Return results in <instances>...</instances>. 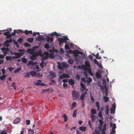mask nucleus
Instances as JSON below:
<instances>
[{"instance_id": "nucleus-1", "label": "nucleus", "mask_w": 134, "mask_h": 134, "mask_svg": "<svg viewBox=\"0 0 134 134\" xmlns=\"http://www.w3.org/2000/svg\"><path fill=\"white\" fill-rule=\"evenodd\" d=\"M42 53V52L40 49L34 53L32 55L30 56V59L32 60H35L36 59L37 57L39 55H40Z\"/></svg>"}, {"instance_id": "nucleus-2", "label": "nucleus", "mask_w": 134, "mask_h": 134, "mask_svg": "<svg viewBox=\"0 0 134 134\" xmlns=\"http://www.w3.org/2000/svg\"><path fill=\"white\" fill-rule=\"evenodd\" d=\"M72 96L73 99L74 100L77 99L79 96V92L75 90H73L72 92Z\"/></svg>"}, {"instance_id": "nucleus-3", "label": "nucleus", "mask_w": 134, "mask_h": 134, "mask_svg": "<svg viewBox=\"0 0 134 134\" xmlns=\"http://www.w3.org/2000/svg\"><path fill=\"white\" fill-rule=\"evenodd\" d=\"M63 37L64 38H58V40L59 41V44H61L62 43H63L64 42H66V40H69L67 36H63Z\"/></svg>"}, {"instance_id": "nucleus-4", "label": "nucleus", "mask_w": 134, "mask_h": 134, "mask_svg": "<svg viewBox=\"0 0 134 134\" xmlns=\"http://www.w3.org/2000/svg\"><path fill=\"white\" fill-rule=\"evenodd\" d=\"M42 81L40 80H38L37 82H34L33 83L36 86H46L47 85L42 83H40V82H41Z\"/></svg>"}, {"instance_id": "nucleus-5", "label": "nucleus", "mask_w": 134, "mask_h": 134, "mask_svg": "<svg viewBox=\"0 0 134 134\" xmlns=\"http://www.w3.org/2000/svg\"><path fill=\"white\" fill-rule=\"evenodd\" d=\"M53 37H50L49 36H47L45 38L46 41L48 42H50V43L52 44L53 42Z\"/></svg>"}, {"instance_id": "nucleus-6", "label": "nucleus", "mask_w": 134, "mask_h": 134, "mask_svg": "<svg viewBox=\"0 0 134 134\" xmlns=\"http://www.w3.org/2000/svg\"><path fill=\"white\" fill-rule=\"evenodd\" d=\"M115 109L116 105L115 103H114L112 105V107L110 108L111 112V114L115 113Z\"/></svg>"}, {"instance_id": "nucleus-7", "label": "nucleus", "mask_w": 134, "mask_h": 134, "mask_svg": "<svg viewBox=\"0 0 134 134\" xmlns=\"http://www.w3.org/2000/svg\"><path fill=\"white\" fill-rule=\"evenodd\" d=\"M59 77L61 79H63L65 78H69L70 77V76L67 74L63 73L59 76Z\"/></svg>"}, {"instance_id": "nucleus-8", "label": "nucleus", "mask_w": 134, "mask_h": 134, "mask_svg": "<svg viewBox=\"0 0 134 134\" xmlns=\"http://www.w3.org/2000/svg\"><path fill=\"white\" fill-rule=\"evenodd\" d=\"M49 74L52 77V78L53 79L54 77H57V75L53 71H50L49 73Z\"/></svg>"}, {"instance_id": "nucleus-9", "label": "nucleus", "mask_w": 134, "mask_h": 134, "mask_svg": "<svg viewBox=\"0 0 134 134\" xmlns=\"http://www.w3.org/2000/svg\"><path fill=\"white\" fill-rule=\"evenodd\" d=\"M21 118L18 117L16 118L13 121V123L14 124H16L20 122L21 121Z\"/></svg>"}, {"instance_id": "nucleus-10", "label": "nucleus", "mask_w": 134, "mask_h": 134, "mask_svg": "<svg viewBox=\"0 0 134 134\" xmlns=\"http://www.w3.org/2000/svg\"><path fill=\"white\" fill-rule=\"evenodd\" d=\"M73 54L74 55V56L75 57V59L76 61H78L79 60V59H78L77 58H79L80 57V56L78 54H77V52H76V51H75V52L73 53Z\"/></svg>"}, {"instance_id": "nucleus-11", "label": "nucleus", "mask_w": 134, "mask_h": 134, "mask_svg": "<svg viewBox=\"0 0 134 134\" xmlns=\"http://www.w3.org/2000/svg\"><path fill=\"white\" fill-rule=\"evenodd\" d=\"M24 54V52H20V53H15L14 55H16V56H17L18 57V58Z\"/></svg>"}, {"instance_id": "nucleus-12", "label": "nucleus", "mask_w": 134, "mask_h": 134, "mask_svg": "<svg viewBox=\"0 0 134 134\" xmlns=\"http://www.w3.org/2000/svg\"><path fill=\"white\" fill-rule=\"evenodd\" d=\"M86 92H85L82 93L81 95L80 98L82 100H83L85 97Z\"/></svg>"}, {"instance_id": "nucleus-13", "label": "nucleus", "mask_w": 134, "mask_h": 134, "mask_svg": "<svg viewBox=\"0 0 134 134\" xmlns=\"http://www.w3.org/2000/svg\"><path fill=\"white\" fill-rule=\"evenodd\" d=\"M35 39L36 40L38 41H40L41 40H44V38L43 37L40 36H37L35 38Z\"/></svg>"}, {"instance_id": "nucleus-14", "label": "nucleus", "mask_w": 134, "mask_h": 134, "mask_svg": "<svg viewBox=\"0 0 134 134\" xmlns=\"http://www.w3.org/2000/svg\"><path fill=\"white\" fill-rule=\"evenodd\" d=\"M80 66H79L78 67L79 69H82L84 70H87V68L85 65H82L81 66V68H80Z\"/></svg>"}, {"instance_id": "nucleus-15", "label": "nucleus", "mask_w": 134, "mask_h": 134, "mask_svg": "<svg viewBox=\"0 0 134 134\" xmlns=\"http://www.w3.org/2000/svg\"><path fill=\"white\" fill-rule=\"evenodd\" d=\"M24 33H25L26 35H27L29 34H32V31L31 30L28 31L27 30H25L24 31Z\"/></svg>"}, {"instance_id": "nucleus-16", "label": "nucleus", "mask_w": 134, "mask_h": 134, "mask_svg": "<svg viewBox=\"0 0 134 134\" xmlns=\"http://www.w3.org/2000/svg\"><path fill=\"white\" fill-rule=\"evenodd\" d=\"M96 76L98 79H99L102 77V75L100 73L96 72Z\"/></svg>"}, {"instance_id": "nucleus-17", "label": "nucleus", "mask_w": 134, "mask_h": 134, "mask_svg": "<svg viewBox=\"0 0 134 134\" xmlns=\"http://www.w3.org/2000/svg\"><path fill=\"white\" fill-rule=\"evenodd\" d=\"M30 75L32 76H35L37 75V73L35 71H31L30 72Z\"/></svg>"}, {"instance_id": "nucleus-18", "label": "nucleus", "mask_w": 134, "mask_h": 134, "mask_svg": "<svg viewBox=\"0 0 134 134\" xmlns=\"http://www.w3.org/2000/svg\"><path fill=\"white\" fill-rule=\"evenodd\" d=\"M69 83H70L71 85H74L75 82L73 80L70 79L69 80Z\"/></svg>"}, {"instance_id": "nucleus-19", "label": "nucleus", "mask_w": 134, "mask_h": 134, "mask_svg": "<svg viewBox=\"0 0 134 134\" xmlns=\"http://www.w3.org/2000/svg\"><path fill=\"white\" fill-rule=\"evenodd\" d=\"M77 109H75L74 111L73 112V113L72 114V116L73 117H75L76 116V113H77Z\"/></svg>"}, {"instance_id": "nucleus-20", "label": "nucleus", "mask_w": 134, "mask_h": 134, "mask_svg": "<svg viewBox=\"0 0 134 134\" xmlns=\"http://www.w3.org/2000/svg\"><path fill=\"white\" fill-rule=\"evenodd\" d=\"M21 68H18L16 69H15L13 72V73H14L18 72L21 70Z\"/></svg>"}, {"instance_id": "nucleus-21", "label": "nucleus", "mask_w": 134, "mask_h": 134, "mask_svg": "<svg viewBox=\"0 0 134 134\" xmlns=\"http://www.w3.org/2000/svg\"><path fill=\"white\" fill-rule=\"evenodd\" d=\"M63 66L64 67H65L67 68L69 66V65L68 64L66 63L65 62H63L62 64Z\"/></svg>"}, {"instance_id": "nucleus-22", "label": "nucleus", "mask_w": 134, "mask_h": 134, "mask_svg": "<svg viewBox=\"0 0 134 134\" xmlns=\"http://www.w3.org/2000/svg\"><path fill=\"white\" fill-rule=\"evenodd\" d=\"M1 50L4 52L5 51H8L9 50L8 48H6L5 47L2 48H1Z\"/></svg>"}, {"instance_id": "nucleus-23", "label": "nucleus", "mask_w": 134, "mask_h": 134, "mask_svg": "<svg viewBox=\"0 0 134 134\" xmlns=\"http://www.w3.org/2000/svg\"><path fill=\"white\" fill-rule=\"evenodd\" d=\"M85 66L87 67H90V65L89 62L86 60L85 62Z\"/></svg>"}, {"instance_id": "nucleus-24", "label": "nucleus", "mask_w": 134, "mask_h": 134, "mask_svg": "<svg viewBox=\"0 0 134 134\" xmlns=\"http://www.w3.org/2000/svg\"><path fill=\"white\" fill-rule=\"evenodd\" d=\"M106 110L105 111V113L107 115H108L109 114V108L108 105L106 106Z\"/></svg>"}, {"instance_id": "nucleus-25", "label": "nucleus", "mask_w": 134, "mask_h": 134, "mask_svg": "<svg viewBox=\"0 0 134 134\" xmlns=\"http://www.w3.org/2000/svg\"><path fill=\"white\" fill-rule=\"evenodd\" d=\"M79 129L83 131H85L86 130V128L85 127L81 126L79 128Z\"/></svg>"}, {"instance_id": "nucleus-26", "label": "nucleus", "mask_w": 134, "mask_h": 134, "mask_svg": "<svg viewBox=\"0 0 134 134\" xmlns=\"http://www.w3.org/2000/svg\"><path fill=\"white\" fill-rule=\"evenodd\" d=\"M6 77V75H3L2 76H0V79L2 80H4Z\"/></svg>"}, {"instance_id": "nucleus-27", "label": "nucleus", "mask_w": 134, "mask_h": 134, "mask_svg": "<svg viewBox=\"0 0 134 134\" xmlns=\"http://www.w3.org/2000/svg\"><path fill=\"white\" fill-rule=\"evenodd\" d=\"M63 118H64V122H66L68 120V117L66 115L64 114L63 115Z\"/></svg>"}, {"instance_id": "nucleus-28", "label": "nucleus", "mask_w": 134, "mask_h": 134, "mask_svg": "<svg viewBox=\"0 0 134 134\" xmlns=\"http://www.w3.org/2000/svg\"><path fill=\"white\" fill-rule=\"evenodd\" d=\"M34 39L33 38H29L27 39V41L28 42L31 43L33 42Z\"/></svg>"}, {"instance_id": "nucleus-29", "label": "nucleus", "mask_w": 134, "mask_h": 134, "mask_svg": "<svg viewBox=\"0 0 134 134\" xmlns=\"http://www.w3.org/2000/svg\"><path fill=\"white\" fill-rule=\"evenodd\" d=\"M21 61L23 63H26L27 62V60L26 58H23L21 59Z\"/></svg>"}, {"instance_id": "nucleus-30", "label": "nucleus", "mask_w": 134, "mask_h": 134, "mask_svg": "<svg viewBox=\"0 0 134 134\" xmlns=\"http://www.w3.org/2000/svg\"><path fill=\"white\" fill-rule=\"evenodd\" d=\"M74 62L73 60L71 59H69L68 60V63L70 64H72Z\"/></svg>"}, {"instance_id": "nucleus-31", "label": "nucleus", "mask_w": 134, "mask_h": 134, "mask_svg": "<svg viewBox=\"0 0 134 134\" xmlns=\"http://www.w3.org/2000/svg\"><path fill=\"white\" fill-rule=\"evenodd\" d=\"M103 99L105 102H107L109 101L108 97L106 96L104 97Z\"/></svg>"}, {"instance_id": "nucleus-32", "label": "nucleus", "mask_w": 134, "mask_h": 134, "mask_svg": "<svg viewBox=\"0 0 134 134\" xmlns=\"http://www.w3.org/2000/svg\"><path fill=\"white\" fill-rule=\"evenodd\" d=\"M92 81V79L91 77H89L87 81L88 83H90Z\"/></svg>"}, {"instance_id": "nucleus-33", "label": "nucleus", "mask_w": 134, "mask_h": 134, "mask_svg": "<svg viewBox=\"0 0 134 134\" xmlns=\"http://www.w3.org/2000/svg\"><path fill=\"white\" fill-rule=\"evenodd\" d=\"M44 62L43 61H42L40 63V66L42 68L44 67Z\"/></svg>"}, {"instance_id": "nucleus-34", "label": "nucleus", "mask_w": 134, "mask_h": 134, "mask_svg": "<svg viewBox=\"0 0 134 134\" xmlns=\"http://www.w3.org/2000/svg\"><path fill=\"white\" fill-rule=\"evenodd\" d=\"M5 41L6 42H7L8 43H10L13 42L12 38H11L9 40H7Z\"/></svg>"}, {"instance_id": "nucleus-35", "label": "nucleus", "mask_w": 134, "mask_h": 134, "mask_svg": "<svg viewBox=\"0 0 134 134\" xmlns=\"http://www.w3.org/2000/svg\"><path fill=\"white\" fill-rule=\"evenodd\" d=\"M4 45L6 47H9V45L8 44L7 42H6V41H5L4 43Z\"/></svg>"}, {"instance_id": "nucleus-36", "label": "nucleus", "mask_w": 134, "mask_h": 134, "mask_svg": "<svg viewBox=\"0 0 134 134\" xmlns=\"http://www.w3.org/2000/svg\"><path fill=\"white\" fill-rule=\"evenodd\" d=\"M90 98L91 101L92 102H94V97L92 96L91 93H90Z\"/></svg>"}, {"instance_id": "nucleus-37", "label": "nucleus", "mask_w": 134, "mask_h": 134, "mask_svg": "<svg viewBox=\"0 0 134 134\" xmlns=\"http://www.w3.org/2000/svg\"><path fill=\"white\" fill-rule=\"evenodd\" d=\"M91 112L93 114H96V110L94 109H92L91 110Z\"/></svg>"}, {"instance_id": "nucleus-38", "label": "nucleus", "mask_w": 134, "mask_h": 134, "mask_svg": "<svg viewBox=\"0 0 134 134\" xmlns=\"http://www.w3.org/2000/svg\"><path fill=\"white\" fill-rule=\"evenodd\" d=\"M44 48L46 49H49L50 48V47L49 46L48 43H47L44 45Z\"/></svg>"}, {"instance_id": "nucleus-39", "label": "nucleus", "mask_w": 134, "mask_h": 134, "mask_svg": "<svg viewBox=\"0 0 134 134\" xmlns=\"http://www.w3.org/2000/svg\"><path fill=\"white\" fill-rule=\"evenodd\" d=\"M0 134H7V133L5 131V129H4L0 133Z\"/></svg>"}, {"instance_id": "nucleus-40", "label": "nucleus", "mask_w": 134, "mask_h": 134, "mask_svg": "<svg viewBox=\"0 0 134 134\" xmlns=\"http://www.w3.org/2000/svg\"><path fill=\"white\" fill-rule=\"evenodd\" d=\"M26 125H30V120L28 119L26 120Z\"/></svg>"}, {"instance_id": "nucleus-41", "label": "nucleus", "mask_w": 134, "mask_h": 134, "mask_svg": "<svg viewBox=\"0 0 134 134\" xmlns=\"http://www.w3.org/2000/svg\"><path fill=\"white\" fill-rule=\"evenodd\" d=\"M33 62L32 61H29L28 62V63L26 65L27 66H28V65H32L33 66Z\"/></svg>"}, {"instance_id": "nucleus-42", "label": "nucleus", "mask_w": 134, "mask_h": 134, "mask_svg": "<svg viewBox=\"0 0 134 134\" xmlns=\"http://www.w3.org/2000/svg\"><path fill=\"white\" fill-rule=\"evenodd\" d=\"M23 41V38H19L18 40V41L20 43H21Z\"/></svg>"}, {"instance_id": "nucleus-43", "label": "nucleus", "mask_w": 134, "mask_h": 134, "mask_svg": "<svg viewBox=\"0 0 134 134\" xmlns=\"http://www.w3.org/2000/svg\"><path fill=\"white\" fill-rule=\"evenodd\" d=\"M96 105L97 107L98 110H99V103L98 102H96Z\"/></svg>"}, {"instance_id": "nucleus-44", "label": "nucleus", "mask_w": 134, "mask_h": 134, "mask_svg": "<svg viewBox=\"0 0 134 134\" xmlns=\"http://www.w3.org/2000/svg\"><path fill=\"white\" fill-rule=\"evenodd\" d=\"M80 86L81 88L83 90L85 89V86L84 84L82 82L80 83Z\"/></svg>"}, {"instance_id": "nucleus-45", "label": "nucleus", "mask_w": 134, "mask_h": 134, "mask_svg": "<svg viewBox=\"0 0 134 134\" xmlns=\"http://www.w3.org/2000/svg\"><path fill=\"white\" fill-rule=\"evenodd\" d=\"M5 59L7 60H11L12 59V57L11 56H7L5 57Z\"/></svg>"}, {"instance_id": "nucleus-46", "label": "nucleus", "mask_w": 134, "mask_h": 134, "mask_svg": "<svg viewBox=\"0 0 134 134\" xmlns=\"http://www.w3.org/2000/svg\"><path fill=\"white\" fill-rule=\"evenodd\" d=\"M24 46L26 47H30V46L31 45L28 43H25L24 44Z\"/></svg>"}, {"instance_id": "nucleus-47", "label": "nucleus", "mask_w": 134, "mask_h": 134, "mask_svg": "<svg viewBox=\"0 0 134 134\" xmlns=\"http://www.w3.org/2000/svg\"><path fill=\"white\" fill-rule=\"evenodd\" d=\"M58 68L60 70H62L63 68V67L62 66L60 65H59L58 66Z\"/></svg>"}, {"instance_id": "nucleus-48", "label": "nucleus", "mask_w": 134, "mask_h": 134, "mask_svg": "<svg viewBox=\"0 0 134 134\" xmlns=\"http://www.w3.org/2000/svg\"><path fill=\"white\" fill-rule=\"evenodd\" d=\"M35 66H36V68L37 69L39 70H37V71H41V69L37 65H36Z\"/></svg>"}, {"instance_id": "nucleus-49", "label": "nucleus", "mask_w": 134, "mask_h": 134, "mask_svg": "<svg viewBox=\"0 0 134 134\" xmlns=\"http://www.w3.org/2000/svg\"><path fill=\"white\" fill-rule=\"evenodd\" d=\"M8 69L9 71L11 72L13 70H14V68L13 67H9Z\"/></svg>"}, {"instance_id": "nucleus-50", "label": "nucleus", "mask_w": 134, "mask_h": 134, "mask_svg": "<svg viewBox=\"0 0 134 134\" xmlns=\"http://www.w3.org/2000/svg\"><path fill=\"white\" fill-rule=\"evenodd\" d=\"M99 122L100 125L102 126L104 122L102 120H99Z\"/></svg>"}, {"instance_id": "nucleus-51", "label": "nucleus", "mask_w": 134, "mask_h": 134, "mask_svg": "<svg viewBox=\"0 0 134 134\" xmlns=\"http://www.w3.org/2000/svg\"><path fill=\"white\" fill-rule=\"evenodd\" d=\"M96 116L94 115H92L91 116V118L92 119V120L94 121L95 119Z\"/></svg>"}, {"instance_id": "nucleus-52", "label": "nucleus", "mask_w": 134, "mask_h": 134, "mask_svg": "<svg viewBox=\"0 0 134 134\" xmlns=\"http://www.w3.org/2000/svg\"><path fill=\"white\" fill-rule=\"evenodd\" d=\"M17 34H18L19 32H20L21 33H24L23 31L22 30L19 29L17 31Z\"/></svg>"}, {"instance_id": "nucleus-53", "label": "nucleus", "mask_w": 134, "mask_h": 134, "mask_svg": "<svg viewBox=\"0 0 134 134\" xmlns=\"http://www.w3.org/2000/svg\"><path fill=\"white\" fill-rule=\"evenodd\" d=\"M75 77L76 79H77L78 80H79L80 79V76L79 75H76Z\"/></svg>"}, {"instance_id": "nucleus-54", "label": "nucleus", "mask_w": 134, "mask_h": 134, "mask_svg": "<svg viewBox=\"0 0 134 134\" xmlns=\"http://www.w3.org/2000/svg\"><path fill=\"white\" fill-rule=\"evenodd\" d=\"M26 75H25V77H29L30 76V74L28 72L26 73Z\"/></svg>"}, {"instance_id": "nucleus-55", "label": "nucleus", "mask_w": 134, "mask_h": 134, "mask_svg": "<svg viewBox=\"0 0 134 134\" xmlns=\"http://www.w3.org/2000/svg\"><path fill=\"white\" fill-rule=\"evenodd\" d=\"M76 52H77V54H78H78L82 55L83 54L82 52L76 50Z\"/></svg>"}, {"instance_id": "nucleus-56", "label": "nucleus", "mask_w": 134, "mask_h": 134, "mask_svg": "<svg viewBox=\"0 0 134 134\" xmlns=\"http://www.w3.org/2000/svg\"><path fill=\"white\" fill-rule=\"evenodd\" d=\"M10 33L9 31H7V32H5L3 34V35L5 36H7L8 34H9Z\"/></svg>"}, {"instance_id": "nucleus-57", "label": "nucleus", "mask_w": 134, "mask_h": 134, "mask_svg": "<svg viewBox=\"0 0 134 134\" xmlns=\"http://www.w3.org/2000/svg\"><path fill=\"white\" fill-rule=\"evenodd\" d=\"M27 129L28 130V132H32L33 133H34V130H33V129Z\"/></svg>"}, {"instance_id": "nucleus-58", "label": "nucleus", "mask_w": 134, "mask_h": 134, "mask_svg": "<svg viewBox=\"0 0 134 134\" xmlns=\"http://www.w3.org/2000/svg\"><path fill=\"white\" fill-rule=\"evenodd\" d=\"M65 48L66 49H69L70 48L69 46L67 44L65 45Z\"/></svg>"}, {"instance_id": "nucleus-59", "label": "nucleus", "mask_w": 134, "mask_h": 134, "mask_svg": "<svg viewBox=\"0 0 134 134\" xmlns=\"http://www.w3.org/2000/svg\"><path fill=\"white\" fill-rule=\"evenodd\" d=\"M63 86L64 88L67 87L68 86V84L65 83H64L63 85Z\"/></svg>"}, {"instance_id": "nucleus-60", "label": "nucleus", "mask_w": 134, "mask_h": 134, "mask_svg": "<svg viewBox=\"0 0 134 134\" xmlns=\"http://www.w3.org/2000/svg\"><path fill=\"white\" fill-rule=\"evenodd\" d=\"M98 116L99 117H102V113L100 111L98 113Z\"/></svg>"}, {"instance_id": "nucleus-61", "label": "nucleus", "mask_w": 134, "mask_h": 134, "mask_svg": "<svg viewBox=\"0 0 134 134\" xmlns=\"http://www.w3.org/2000/svg\"><path fill=\"white\" fill-rule=\"evenodd\" d=\"M116 128V124L115 123L114 124H113V126L112 128V130H114Z\"/></svg>"}, {"instance_id": "nucleus-62", "label": "nucleus", "mask_w": 134, "mask_h": 134, "mask_svg": "<svg viewBox=\"0 0 134 134\" xmlns=\"http://www.w3.org/2000/svg\"><path fill=\"white\" fill-rule=\"evenodd\" d=\"M55 36H57V37H61V36H62V35L61 34H60V35H59V34L58 33H57V32H55Z\"/></svg>"}, {"instance_id": "nucleus-63", "label": "nucleus", "mask_w": 134, "mask_h": 134, "mask_svg": "<svg viewBox=\"0 0 134 134\" xmlns=\"http://www.w3.org/2000/svg\"><path fill=\"white\" fill-rule=\"evenodd\" d=\"M87 72L89 73H90L91 71H92L91 69L90 68H87Z\"/></svg>"}, {"instance_id": "nucleus-64", "label": "nucleus", "mask_w": 134, "mask_h": 134, "mask_svg": "<svg viewBox=\"0 0 134 134\" xmlns=\"http://www.w3.org/2000/svg\"><path fill=\"white\" fill-rule=\"evenodd\" d=\"M2 73L3 75H4V74L5 73V71L4 69H2Z\"/></svg>"}]
</instances>
